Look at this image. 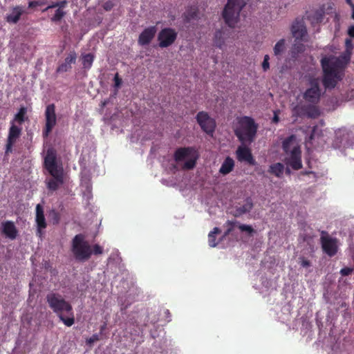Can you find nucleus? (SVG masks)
<instances>
[{
	"mask_svg": "<svg viewBox=\"0 0 354 354\" xmlns=\"http://www.w3.org/2000/svg\"><path fill=\"white\" fill-rule=\"evenodd\" d=\"M77 53L72 50L65 57L64 62L59 64L56 69L57 73H66L71 70L72 64H75L77 59Z\"/></svg>",
	"mask_w": 354,
	"mask_h": 354,
	"instance_id": "15",
	"label": "nucleus"
},
{
	"mask_svg": "<svg viewBox=\"0 0 354 354\" xmlns=\"http://www.w3.org/2000/svg\"><path fill=\"white\" fill-rule=\"evenodd\" d=\"M7 140L15 143L21 134L22 128L17 126L15 123L10 122Z\"/></svg>",
	"mask_w": 354,
	"mask_h": 354,
	"instance_id": "21",
	"label": "nucleus"
},
{
	"mask_svg": "<svg viewBox=\"0 0 354 354\" xmlns=\"http://www.w3.org/2000/svg\"><path fill=\"white\" fill-rule=\"evenodd\" d=\"M291 32L295 41H305L307 35L306 27L302 19L296 18L291 26Z\"/></svg>",
	"mask_w": 354,
	"mask_h": 354,
	"instance_id": "12",
	"label": "nucleus"
},
{
	"mask_svg": "<svg viewBox=\"0 0 354 354\" xmlns=\"http://www.w3.org/2000/svg\"><path fill=\"white\" fill-rule=\"evenodd\" d=\"M196 158L195 157L194 158H191V159L187 160L183 165V169H187V170L192 169L196 166Z\"/></svg>",
	"mask_w": 354,
	"mask_h": 354,
	"instance_id": "35",
	"label": "nucleus"
},
{
	"mask_svg": "<svg viewBox=\"0 0 354 354\" xmlns=\"http://www.w3.org/2000/svg\"><path fill=\"white\" fill-rule=\"evenodd\" d=\"M23 12L24 11L21 6H15L13 8L12 13L6 17L7 21L9 23L17 24Z\"/></svg>",
	"mask_w": 354,
	"mask_h": 354,
	"instance_id": "24",
	"label": "nucleus"
},
{
	"mask_svg": "<svg viewBox=\"0 0 354 354\" xmlns=\"http://www.w3.org/2000/svg\"><path fill=\"white\" fill-rule=\"evenodd\" d=\"M72 252L75 259L80 261H87L91 258L92 249L83 234H77L73 239Z\"/></svg>",
	"mask_w": 354,
	"mask_h": 354,
	"instance_id": "6",
	"label": "nucleus"
},
{
	"mask_svg": "<svg viewBox=\"0 0 354 354\" xmlns=\"http://www.w3.org/2000/svg\"><path fill=\"white\" fill-rule=\"evenodd\" d=\"M352 19H354V10H353Z\"/></svg>",
	"mask_w": 354,
	"mask_h": 354,
	"instance_id": "56",
	"label": "nucleus"
},
{
	"mask_svg": "<svg viewBox=\"0 0 354 354\" xmlns=\"http://www.w3.org/2000/svg\"><path fill=\"white\" fill-rule=\"evenodd\" d=\"M226 224L227 225H232V227H228V229L226 230V232H225V236H227L228 235L232 230H233V228H234V224H235V222L234 221H227Z\"/></svg>",
	"mask_w": 354,
	"mask_h": 354,
	"instance_id": "45",
	"label": "nucleus"
},
{
	"mask_svg": "<svg viewBox=\"0 0 354 354\" xmlns=\"http://www.w3.org/2000/svg\"><path fill=\"white\" fill-rule=\"evenodd\" d=\"M301 153L299 146L293 147L291 150L288 164L295 170H298L302 167Z\"/></svg>",
	"mask_w": 354,
	"mask_h": 354,
	"instance_id": "16",
	"label": "nucleus"
},
{
	"mask_svg": "<svg viewBox=\"0 0 354 354\" xmlns=\"http://www.w3.org/2000/svg\"><path fill=\"white\" fill-rule=\"evenodd\" d=\"M345 51L339 56H324L320 60L323 73L322 82L326 90L334 88L344 75V69L350 62L353 48L351 39H345Z\"/></svg>",
	"mask_w": 354,
	"mask_h": 354,
	"instance_id": "1",
	"label": "nucleus"
},
{
	"mask_svg": "<svg viewBox=\"0 0 354 354\" xmlns=\"http://www.w3.org/2000/svg\"><path fill=\"white\" fill-rule=\"evenodd\" d=\"M95 56L93 53H87L82 55V65L84 68L90 69L93 65Z\"/></svg>",
	"mask_w": 354,
	"mask_h": 354,
	"instance_id": "28",
	"label": "nucleus"
},
{
	"mask_svg": "<svg viewBox=\"0 0 354 354\" xmlns=\"http://www.w3.org/2000/svg\"><path fill=\"white\" fill-rule=\"evenodd\" d=\"M28 120L27 116V108L26 106H21L18 112L15 115L14 119L11 121L13 123H17L21 125L25 121Z\"/></svg>",
	"mask_w": 354,
	"mask_h": 354,
	"instance_id": "23",
	"label": "nucleus"
},
{
	"mask_svg": "<svg viewBox=\"0 0 354 354\" xmlns=\"http://www.w3.org/2000/svg\"><path fill=\"white\" fill-rule=\"evenodd\" d=\"M44 167L53 177L48 180L47 188L50 191H56L64 184V180L63 168L57 165V154L53 149L47 150L44 158Z\"/></svg>",
	"mask_w": 354,
	"mask_h": 354,
	"instance_id": "4",
	"label": "nucleus"
},
{
	"mask_svg": "<svg viewBox=\"0 0 354 354\" xmlns=\"http://www.w3.org/2000/svg\"><path fill=\"white\" fill-rule=\"evenodd\" d=\"M165 313L166 314L167 317H171V313H170L169 310H166Z\"/></svg>",
	"mask_w": 354,
	"mask_h": 354,
	"instance_id": "55",
	"label": "nucleus"
},
{
	"mask_svg": "<svg viewBox=\"0 0 354 354\" xmlns=\"http://www.w3.org/2000/svg\"><path fill=\"white\" fill-rule=\"evenodd\" d=\"M36 2H37V4L38 5V6H43L44 4H46L47 1L46 0H37V1H36Z\"/></svg>",
	"mask_w": 354,
	"mask_h": 354,
	"instance_id": "51",
	"label": "nucleus"
},
{
	"mask_svg": "<svg viewBox=\"0 0 354 354\" xmlns=\"http://www.w3.org/2000/svg\"><path fill=\"white\" fill-rule=\"evenodd\" d=\"M114 82H115V86L118 88L122 84V80L119 77V75L118 73L115 74L114 77Z\"/></svg>",
	"mask_w": 354,
	"mask_h": 354,
	"instance_id": "46",
	"label": "nucleus"
},
{
	"mask_svg": "<svg viewBox=\"0 0 354 354\" xmlns=\"http://www.w3.org/2000/svg\"><path fill=\"white\" fill-rule=\"evenodd\" d=\"M214 43L215 46L221 48L224 45V39L223 37V32L221 30H218L214 33Z\"/></svg>",
	"mask_w": 354,
	"mask_h": 354,
	"instance_id": "32",
	"label": "nucleus"
},
{
	"mask_svg": "<svg viewBox=\"0 0 354 354\" xmlns=\"http://www.w3.org/2000/svg\"><path fill=\"white\" fill-rule=\"evenodd\" d=\"M178 36L177 32L171 28H162L158 35V46L160 48H167L171 46Z\"/></svg>",
	"mask_w": 354,
	"mask_h": 354,
	"instance_id": "11",
	"label": "nucleus"
},
{
	"mask_svg": "<svg viewBox=\"0 0 354 354\" xmlns=\"http://www.w3.org/2000/svg\"><path fill=\"white\" fill-rule=\"evenodd\" d=\"M100 340V335L98 334H93L91 337L86 339V344L88 345L93 344L94 342Z\"/></svg>",
	"mask_w": 354,
	"mask_h": 354,
	"instance_id": "42",
	"label": "nucleus"
},
{
	"mask_svg": "<svg viewBox=\"0 0 354 354\" xmlns=\"http://www.w3.org/2000/svg\"><path fill=\"white\" fill-rule=\"evenodd\" d=\"M106 328V323H104L101 326H100V333H102L103 331Z\"/></svg>",
	"mask_w": 354,
	"mask_h": 354,
	"instance_id": "53",
	"label": "nucleus"
},
{
	"mask_svg": "<svg viewBox=\"0 0 354 354\" xmlns=\"http://www.w3.org/2000/svg\"><path fill=\"white\" fill-rule=\"evenodd\" d=\"M234 167V160L230 158V156H227L222 163L220 169H219V173L223 175H227L229 173H230Z\"/></svg>",
	"mask_w": 354,
	"mask_h": 354,
	"instance_id": "22",
	"label": "nucleus"
},
{
	"mask_svg": "<svg viewBox=\"0 0 354 354\" xmlns=\"http://www.w3.org/2000/svg\"><path fill=\"white\" fill-rule=\"evenodd\" d=\"M197 17V10H191L187 11L185 13V21L189 22L190 20L195 19Z\"/></svg>",
	"mask_w": 354,
	"mask_h": 354,
	"instance_id": "37",
	"label": "nucleus"
},
{
	"mask_svg": "<svg viewBox=\"0 0 354 354\" xmlns=\"http://www.w3.org/2000/svg\"><path fill=\"white\" fill-rule=\"evenodd\" d=\"M295 110L299 114H305L311 118H316L320 115V111L317 106L313 104L296 107Z\"/></svg>",
	"mask_w": 354,
	"mask_h": 354,
	"instance_id": "18",
	"label": "nucleus"
},
{
	"mask_svg": "<svg viewBox=\"0 0 354 354\" xmlns=\"http://www.w3.org/2000/svg\"><path fill=\"white\" fill-rule=\"evenodd\" d=\"M48 306L66 326H71L75 323L74 313L71 304L59 293L50 292L46 295Z\"/></svg>",
	"mask_w": 354,
	"mask_h": 354,
	"instance_id": "2",
	"label": "nucleus"
},
{
	"mask_svg": "<svg viewBox=\"0 0 354 354\" xmlns=\"http://www.w3.org/2000/svg\"><path fill=\"white\" fill-rule=\"evenodd\" d=\"M192 151V149L191 147L179 148L174 153V160L176 162L182 161L188 157Z\"/></svg>",
	"mask_w": 354,
	"mask_h": 354,
	"instance_id": "25",
	"label": "nucleus"
},
{
	"mask_svg": "<svg viewBox=\"0 0 354 354\" xmlns=\"http://www.w3.org/2000/svg\"><path fill=\"white\" fill-rule=\"evenodd\" d=\"M295 136L292 135L286 138L282 143V148L286 154H290L293 147L298 146L295 143Z\"/></svg>",
	"mask_w": 354,
	"mask_h": 354,
	"instance_id": "26",
	"label": "nucleus"
},
{
	"mask_svg": "<svg viewBox=\"0 0 354 354\" xmlns=\"http://www.w3.org/2000/svg\"><path fill=\"white\" fill-rule=\"evenodd\" d=\"M37 6H38V5L37 4L36 1H30L28 3V8H33L37 7Z\"/></svg>",
	"mask_w": 354,
	"mask_h": 354,
	"instance_id": "50",
	"label": "nucleus"
},
{
	"mask_svg": "<svg viewBox=\"0 0 354 354\" xmlns=\"http://www.w3.org/2000/svg\"><path fill=\"white\" fill-rule=\"evenodd\" d=\"M279 120V116L277 115V114H274L273 118H272V122L274 123H277Z\"/></svg>",
	"mask_w": 354,
	"mask_h": 354,
	"instance_id": "52",
	"label": "nucleus"
},
{
	"mask_svg": "<svg viewBox=\"0 0 354 354\" xmlns=\"http://www.w3.org/2000/svg\"><path fill=\"white\" fill-rule=\"evenodd\" d=\"M57 3L55 2V3H52L50 5H49L48 7H46L45 9H44L42 11L43 12H46L47 11L48 9H50V8H57Z\"/></svg>",
	"mask_w": 354,
	"mask_h": 354,
	"instance_id": "49",
	"label": "nucleus"
},
{
	"mask_svg": "<svg viewBox=\"0 0 354 354\" xmlns=\"http://www.w3.org/2000/svg\"><path fill=\"white\" fill-rule=\"evenodd\" d=\"M353 269L348 267L341 269L340 273L342 276H348L351 274Z\"/></svg>",
	"mask_w": 354,
	"mask_h": 354,
	"instance_id": "44",
	"label": "nucleus"
},
{
	"mask_svg": "<svg viewBox=\"0 0 354 354\" xmlns=\"http://www.w3.org/2000/svg\"><path fill=\"white\" fill-rule=\"evenodd\" d=\"M346 3H348L352 8V10H354V4L352 2V0H345Z\"/></svg>",
	"mask_w": 354,
	"mask_h": 354,
	"instance_id": "54",
	"label": "nucleus"
},
{
	"mask_svg": "<svg viewBox=\"0 0 354 354\" xmlns=\"http://www.w3.org/2000/svg\"><path fill=\"white\" fill-rule=\"evenodd\" d=\"M259 125L250 116H241L236 119L234 132L242 145H250L256 139Z\"/></svg>",
	"mask_w": 354,
	"mask_h": 354,
	"instance_id": "3",
	"label": "nucleus"
},
{
	"mask_svg": "<svg viewBox=\"0 0 354 354\" xmlns=\"http://www.w3.org/2000/svg\"><path fill=\"white\" fill-rule=\"evenodd\" d=\"M252 207H253L252 200L250 197H248L245 199V203L243 205L236 207L234 216L235 217H239L245 213L250 212L251 211V209H252Z\"/></svg>",
	"mask_w": 354,
	"mask_h": 354,
	"instance_id": "20",
	"label": "nucleus"
},
{
	"mask_svg": "<svg viewBox=\"0 0 354 354\" xmlns=\"http://www.w3.org/2000/svg\"><path fill=\"white\" fill-rule=\"evenodd\" d=\"M56 123L55 105L50 104L46 107L45 110V127L43 129V137L44 138L48 137Z\"/></svg>",
	"mask_w": 354,
	"mask_h": 354,
	"instance_id": "8",
	"label": "nucleus"
},
{
	"mask_svg": "<svg viewBox=\"0 0 354 354\" xmlns=\"http://www.w3.org/2000/svg\"><path fill=\"white\" fill-rule=\"evenodd\" d=\"M299 263L301 267L309 268L311 266V262L309 260H308L307 259H306L303 257H301L299 258Z\"/></svg>",
	"mask_w": 354,
	"mask_h": 354,
	"instance_id": "39",
	"label": "nucleus"
},
{
	"mask_svg": "<svg viewBox=\"0 0 354 354\" xmlns=\"http://www.w3.org/2000/svg\"><path fill=\"white\" fill-rule=\"evenodd\" d=\"M103 253V248L98 244H95L93 247L92 254L97 255Z\"/></svg>",
	"mask_w": 354,
	"mask_h": 354,
	"instance_id": "41",
	"label": "nucleus"
},
{
	"mask_svg": "<svg viewBox=\"0 0 354 354\" xmlns=\"http://www.w3.org/2000/svg\"><path fill=\"white\" fill-rule=\"evenodd\" d=\"M245 5V0H227L223 8L222 17L228 26L234 27L239 21L240 12Z\"/></svg>",
	"mask_w": 354,
	"mask_h": 354,
	"instance_id": "5",
	"label": "nucleus"
},
{
	"mask_svg": "<svg viewBox=\"0 0 354 354\" xmlns=\"http://www.w3.org/2000/svg\"><path fill=\"white\" fill-rule=\"evenodd\" d=\"M324 12L322 10H316L313 15L308 16L312 24H317L322 21Z\"/></svg>",
	"mask_w": 354,
	"mask_h": 354,
	"instance_id": "29",
	"label": "nucleus"
},
{
	"mask_svg": "<svg viewBox=\"0 0 354 354\" xmlns=\"http://www.w3.org/2000/svg\"><path fill=\"white\" fill-rule=\"evenodd\" d=\"M236 158L240 162H246L250 165L254 166L257 164L254 158L251 150L246 146H239L236 151Z\"/></svg>",
	"mask_w": 354,
	"mask_h": 354,
	"instance_id": "14",
	"label": "nucleus"
},
{
	"mask_svg": "<svg viewBox=\"0 0 354 354\" xmlns=\"http://www.w3.org/2000/svg\"><path fill=\"white\" fill-rule=\"evenodd\" d=\"M284 171V165L281 162L272 164L270 166L268 172L278 178H281Z\"/></svg>",
	"mask_w": 354,
	"mask_h": 354,
	"instance_id": "27",
	"label": "nucleus"
},
{
	"mask_svg": "<svg viewBox=\"0 0 354 354\" xmlns=\"http://www.w3.org/2000/svg\"><path fill=\"white\" fill-rule=\"evenodd\" d=\"M58 6H57V9H62L66 6V3H67V1L66 0H64L62 1H60V2H57Z\"/></svg>",
	"mask_w": 354,
	"mask_h": 354,
	"instance_id": "47",
	"label": "nucleus"
},
{
	"mask_svg": "<svg viewBox=\"0 0 354 354\" xmlns=\"http://www.w3.org/2000/svg\"><path fill=\"white\" fill-rule=\"evenodd\" d=\"M320 243L323 252L329 257H333L337 252V239L330 237L327 232L322 231Z\"/></svg>",
	"mask_w": 354,
	"mask_h": 354,
	"instance_id": "9",
	"label": "nucleus"
},
{
	"mask_svg": "<svg viewBox=\"0 0 354 354\" xmlns=\"http://www.w3.org/2000/svg\"><path fill=\"white\" fill-rule=\"evenodd\" d=\"M309 85L310 87L303 94V98L310 104H317L319 103L322 95L319 78H310Z\"/></svg>",
	"mask_w": 354,
	"mask_h": 354,
	"instance_id": "7",
	"label": "nucleus"
},
{
	"mask_svg": "<svg viewBox=\"0 0 354 354\" xmlns=\"http://www.w3.org/2000/svg\"><path fill=\"white\" fill-rule=\"evenodd\" d=\"M270 57L268 55H266L263 58V61L262 63V68L264 71H267L270 68L269 64Z\"/></svg>",
	"mask_w": 354,
	"mask_h": 354,
	"instance_id": "40",
	"label": "nucleus"
},
{
	"mask_svg": "<svg viewBox=\"0 0 354 354\" xmlns=\"http://www.w3.org/2000/svg\"><path fill=\"white\" fill-rule=\"evenodd\" d=\"M157 32V28L151 26L145 28L139 35L138 44L141 46L149 45L154 39Z\"/></svg>",
	"mask_w": 354,
	"mask_h": 354,
	"instance_id": "13",
	"label": "nucleus"
},
{
	"mask_svg": "<svg viewBox=\"0 0 354 354\" xmlns=\"http://www.w3.org/2000/svg\"><path fill=\"white\" fill-rule=\"evenodd\" d=\"M36 223L37 231L41 233V230L46 227V222L44 216V209L41 205L37 204L36 206Z\"/></svg>",
	"mask_w": 354,
	"mask_h": 354,
	"instance_id": "19",
	"label": "nucleus"
},
{
	"mask_svg": "<svg viewBox=\"0 0 354 354\" xmlns=\"http://www.w3.org/2000/svg\"><path fill=\"white\" fill-rule=\"evenodd\" d=\"M198 124L203 131L208 135H212L216 128V121L209 117L205 111H199L196 117Z\"/></svg>",
	"mask_w": 354,
	"mask_h": 354,
	"instance_id": "10",
	"label": "nucleus"
},
{
	"mask_svg": "<svg viewBox=\"0 0 354 354\" xmlns=\"http://www.w3.org/2000/svg\"><path fill=\"white\" fill-rule=\"evenodd\" d=\"M2 233L8 239L14 240L18 235V230L15 223L11 221H6L1 223Z\"/></svg>",
	"mask_w": 354,
	"mask_h": 354,
	"instance_id": "17",
	"label": "nucleus"
},
{
	"mask_svg": "<svg viewBox=\"0 0 354 354\" xmlns=\"http://www.w3.org/2000/svg\"><path fill=\"white\" fill-rule=\"evenodd\" d=\"M221 233V230L215 227L208 234V243L210 247H215L217 245L216 242V234Z\"/></svg>",
	"mask_w": 354,
	"mask_h": 354,
	"instance_id": "30",
	"label": "nucleus"
},
{
	"mask_svg": "<svg viewBox=\"0 0 354 354\" xmlns=\"http://www.w3.org/2000/svg\"><path fill=\"white\" fill-rule=\"evenodd\" d=\"M303 41L295 40V44L292 46V50L294 53H301L305 50V46L302 44Z\"/></svg>",
	"mask_w": 354,
	"mask_h": 354,
	"instance_id": "33",
	"label": "nucleus"
},
{
	"mask_svg": "<svg viewBox=\"0 0 354 354\" xmlns=\"http://www.w3.org/2000/svg\"><path fill=\"white\" fill-rule=\"evenodd\" d=\"M286 41L284 39H281L277 42L274 46L273 50L275 56H280L282 53L285 50Z\"/></svg>",
	"mask_w": 354,
	"mask_h": 354,
	"instance_id": "31",
	"label": "nucleus"
},
{
	"mask_svg": "<svg viewBox=\"0 0 354 354\" xmlns=\"http://www.w3.org/2000/svg\"><path fill=\"white\" fill-rule=\"evenodd\" d=\"M348 35L351 37L354 38V26H349L348 29Z\"/></svg>",
	"mask_w": 354,
	"mask_h": 354,
	"instance_id": "48",
	"label": "nucleus"
},
{
	"mask_svg": "<svg viewBox=\"0 0 354 354\" xmlns=\"http://www.w3.org/2000/svg\"><path fill=\"white\" fill-rule=\"evenodd\" d=\"M15 143L10 141H6V154H8L10 153H12V147Z\"/></svg>",
	"mask_w": 354,
	"mask_h": 354,
	"instance_id": "43",
	"label": "nucleus"
},
{
	"mask_svg": "<svg viewBox=\"0 0 354 354\" xmlns=\"http://www.w3.org/2000/svg\"><path fill=\"white\" fill-rule=\"evenodd\" d=\"M65 15L66 12H64L62 9H57L55 15L51 18V21L53 22H59L62 19Z\"/></svg>",
	"mask_w": 354,
	"mask_h": 354,
	"instance_id": "34",
	"label": "nucleus"
},
{
	"mask_svg": "<svg viewBox=\"0 0 354 354\" xmlns=\"http://www.w3.org/2000/svg\"><path fill=\"white\" fill-rule=\"evenodd\" d=\"M239 228L241 232H247L250 234L254 232L252 226L245 224H240Z\"/></svg>",
	"mask_w": 354,
	"mask_h": 354,
	"instance_id": "38",
	"label": "nucleus"
},
{
	"mask_svg": "<svg viewBox=\"0 0 354 354\" xmlns=\"http://www.w3.org/2000/svg\"><path fill=\"white\" fill-rule=\"evenodd\" d=\"M286 173L290 174V170L288 169H286Z\"/></svg>",
	"mask_w": 354,
	"mask_h": 354,
	"instance_id": "57",
	"label": "nucleus"
},
{
	"mask_svg": "<svg viewBox=\"0 0 354 354\" xmlns=\"http://www.w3.org/2000/svg\"><path fill=\"white\" fill-rule=\"evenodd\" d=\"M117 0H108L104 3L102 7L104 10L110 11L113 9V8L115 6Z\"/></svg>",
	"mask_w": 354,
	"mask_h": 354,
	"instance_id": "36",
	"label": "nucleus"
}]
</instances>
